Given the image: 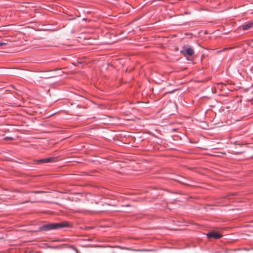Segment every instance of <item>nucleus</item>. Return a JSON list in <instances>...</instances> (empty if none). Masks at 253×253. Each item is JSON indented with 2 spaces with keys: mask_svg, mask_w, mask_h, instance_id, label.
<instances>
[{
  "mask_svg": "<svg viewBox=\"0 0 253 253\" xmlns=\"http://www.w3.org/2000/svg\"><path fill=\"white\" fill-rule=\"evenodd\" d=\"M56 160V157H52L50 158H47L45 159H42L37 160L36 162L37 163H51L55 162Z\"/></svg>",
  "mask_w": 253,
  "mask_h": 253,
  "instance_id": "obj_3",
  "label": "nucleus"
},
{
  "mask_svg": "<svg viewBox=\"0 0 253 253\" xmlns=\"http://www.w3.org/2000/svg\"><path fill=\"white\" fill-rule=\"evenodd\" d=\"M72 248L74 250H75V251L78 253V250H77V249L76 248H75V247H72Z\"/></svg>",
  "mask_w": 253,
  "mask_h": 253,
  "instance_id": "obj_10",
  "label": "nucleus"
},
{
  "mask_svg": "<svg viewBox=\"0 0 253 253\" xmlns=\"http://www.w3.org/2000/svg\"><path fill=\"white\" fill-rule=\"evenodd\" d=\"M136 251H140V252H146V251H149L148 250H146V249H142V250H136Z\"/></svg>",
  "mask_w": 253,
  "mask_h": 253,
  "instance_id": "obj_9",
  "label": "nucleus"
},
{
  "mask_svg": "<svg viewBox=\"0 0 253 253\" xmlns=\"http://www.w3.org/2000/svg\"><path fill=\"white\" fill-rule=\"evenodd\" d=\"M207 236L208 238L211 239V238H214L215 239H220L222 237V235L221 234L215 232V231H211L209 232L207 234Z\"/></svg>",
  "mask_w": 253,
  "mask_h": 253,
  "instance_id": "obj_2",
  "label": "nucleus"
},
{
  "mask_svg": "<svg viewBox=\"0 0 253 253\" xmlns=\"http://www.w3.org/2000/svg\"><path fill=\"white\" fill-rule=\"evenodd\" d=\"M7 44V42H0V46H3V45H6Z\"/></svg>",
  "mask_w": 253,
  "mask_h": 253,
  "instance_id": "obj_7",
  "label": "nucleus"
},
{
  "mask_svg": "<svg viewBox=\"0 0 253 253\" xmlns=\"http://www.w3.org/2000/svg\"><path fill=\"white\" fill-rule=\"evenodd\" d=\"M253 26V22L249 21V22L245 23L244 24L242 25L240 27V29H242V30L245 31V30L249 29V28L252 27Z\"/></svg>",
  "mask_w": 253,
  "mask_h": 253,
  "instance_id": "obj_4",
  "label": "nucleus"
},
{
  "mask_svg": "<svg viewBox=\"0 0 253 253\" xmlns=\"http://www.w3.org/2000/svg\"><path fill=\"white\" fill-rule=\"evenodd\" d=\"M33 192L35 193H45V192L42 191H34Z\"/></svg>",
  "mask_w": 253,
  "mask_h": 253,
  "instance_id": "obj_6",
  "label": "nucleus"
},
{
  "mask_svg": "<svg viewBox=\"0 0 253 253\" xmlns=\"http://www.w3.org/2000/svg\"><path fill=\"white\" fill-rule=\"evenodd\" d=\"M181 52L183 53L184 56H186V55L191 56L194 53L193 49L191 47L187 48L185 50L181 51Z\"/></svg>",
  "mask_w": 253,
  "mask_h": 253,
  "instance_id": "obj_5",
  "label": "nucleus"
},
{
  "mask_svg": "<svg viewBox=\"0 0 253 253\" xmlns=\"http://www.w3.org/2000/svg\"><path fill=\"white\" fill-rule=\"evenodd\" d=\"M2 42H7V41L6 40H4V41Z\"/></svg>",
  "mask_w": 253,
  "mask_h": 253,
  "instance_id": "obj_11",
  "label": "nucleus"
},
{
  "mask_svg": "<svg viewBox=\"0 0 253 253\" xmlns=\"http://www.w3.org/2000/svg\"><path fill=\"white\" fill-rule=\"evenodd\" d=\"M71 225L69 222L64 221L59 223H51L49 224H44L41 226L39 230L40 231H49L58 228H62L64 227H69Z\"/></svg>",
  "mask_w": 253,
  "mask_h": 253,
  "instance_id": "obj_1",
  "label": "nucleus"
},
{
  "mask_svg": "<svg viewBox=\"0 0 253 253\" xmlns=\"http://www.w3.org/2000/svg\"><path fill=\"white\" fill-rule=\"evenodd\" d=\"M237 195V193H232L230 195H229L228 196V197H230V196H234V195ZM228 199H230V197H228Z\"/></svg>",
  "mask_w": 253,
  "mask_h": 253,
  "instance_id": "obj_8",
  "label": "nucleus"
}]
</instances>
